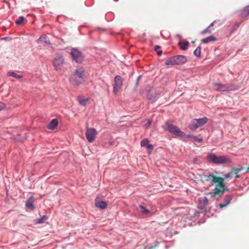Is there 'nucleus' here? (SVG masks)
<instances>
[{
  "instance_id": "1",
  "label": "nucleus",
  "mask_w": 249,
  "mask_h": 249,
  "mask_svg": "<svg viewBox=\"0 0 249 249\" xmlns=\"http://www.w3.org/2000/svg\"><path fill=\"white\" fill-rule=\"evenodd\" d=\"M201 180L202 181H212L216 182L213 192H210L209 195L212 197L216 196H222L225 191H228L229 189L226 187L224 179L221 177H218L213 174L203 175L201 177Z\"/></svg>"
},
{
  "instance_id": "2",
  "label": "nucleus",
  "mask_w": 249,
  "mask_h": 249,
  "mask_svg": "<svg viewBox=\"0 0 249 249\" xmlns=\"http://www.w3.org/2000/svg\"><path fill=\"white\" fill-rule=\"evenodd\" d=\"M84 70L82 67L77 68L71 75L70 79V82L74 85L78 86L84 79Z\"/></svg>"
},
{
  "instance_id": "3",
  "label": "nucleus",
  "mask_w": 249,
  "mask_h": 249,
  "mask_svg": "<svg viewBox=\"0 0 249 249\" xmlns=\"http://www.w3.org/2000/svg\"><path fill=\"white\" fill-rule=\"evenodd\" d=\"M187 61L186 57L184 55H178L168 58L165 62L166 65L173 66L182 65Z\"/></svg>"
},
{
  "instance_id": "4",
  "label": "nucleus",
  "mask_w": 249,
  "mask_h": 249,
  "mask_svg": "<svg viewBox=\"0 0 249 249\" xmlns=\"http://www.w3.org/2000/svg\"><path fill=\"white\" fill-rule=\"evenodd\" d=\"M163 127L165 130H168L174 135L182 138H184L185 136V134L182 132L177 126L169 122H166Z\"/></svg>"
},
{
  "instance_id": "5",
  "label": "nucleus",
  "mask_w": 249,
  "mask_h": 249,
  "mask_svg": "<svg viewBox=\"0 0 249 249\" xmlns=\"http://www.w3.org/2000/svg\"><path fill=\"white\" fill-rule=\"evenodd\" d=\"M208 118L206 117L193 119L189 125V128L193 130H196L206 124L208 122Z\"/></svg>"
},
{
  "instance_id": "6",
  "label": "nucleus",
  "mask_w": 249,
  "mask_h": 249,
  "mask_svg": "<svg viewBox=\"0 0 249 249\" xmlns=\"http://www.w3.org/2000/svg\"><path fill=\"white\" fill-rule=\"evenodd\" d=\"M213 87L215 90L218 92H225L234 89L233 85L231 84H222L220 83H213Z\"/></svg>"
},
{
  "instance_id": "7",
  "label": "nucleus",
  "mask_w": 249,
  "mask_h": 249,
  "mask_svg": "<svg viewBox=\"0 0 249 249\" xmlns=\"http://www.w3.org/2000/svg\"><path fill=\"white\" fill-rule=\"evenodd\" d=\"M64 64V59L61 55L58 54L54 58L53 65L56 71L60 70Z\"/></svg>"
},
{
  "instance_id": "8",
  "label": "nucleus",
  "mask_w": 249,
  "mask_h": 249,
  "mask_svg": "<svg viewBox=\"0 0 249 249\" xmlns=\"http://www.w3.org/2000/svg\"><path fill=\"white\" fill-rule=\"evenodd\" d=\"M97 135V132L93 128H88L86 132V137L88 141L89 142H93Z\"/></svg>"
},
{
  "instance_id": "9",
  "label": "nucleus",
  "mask_w": 249,
  "mask_h": 249,
  "mask_svg": "<svg viewBox=\"0 0 249 249\" xmlns=\"http://www.w3.org/2000/svg\"><path fill=\"white\" fill-rule=\"evenodd\" d=\"M71 55L73 59L77 63H81L84 57L82 53L76 49H72L71 51Z\"/></svg>"
},
{
  "instance_id": "10",
  "label": "nucleus",
  "mask_w": 249,
  "mask_h": 249,
  "mask_svg": "<svg viewBox=\"0 0 249 249\" xmlns=\"http://www.w3.org/2000/svg\"><path fill=\"white\" fill-rule=\"evenodd\" d=\"M122 78L119 75L116 76L114 79V84L113 86V92L115 95L117 94L119 90L122 87Z\"/></svg>"
},
{
  "instance_id": "11",
  "label": "nucleus",
  "mask_w": 249,
  "mask_h": 249,
  "mask_svg": "<svg viewBox=\"0 0 249 249\" xmlns=\"http://www.w3.org/2000/svg\"><path fill=\"white\" fill-rule=\"evenodd\" d=\"M107 203L103 201L100 197H97L95 200V205L96 207L101 209H105L107 206Z\"/></svg>"
},
{
  "instance_id": "12",
  "label": "nucleus",
  "mask_w": 249,
  "mask_h": 249,
  "mask_svg": "<svg viewBox=\"0 0 249 249\" xmlns=\"http://www.w3.org/2000/svg\"><path fill=\"white\" fill-rule=\"evenodd\" d=\"M231 162V160L228 157L221 156H217L216 164H229Z\"/></svg>"
},
{
  "instance_id": "13",
  "label": "nucleus",
  "mask_w": 249,
  "mask_h": 249,
  "mask_svg": "<svg viewBox=\"0 0 249 249\" xmlns=\"http://www.w3.org/2000/svg\"><path fill=\"white\" fill-rule=\"evenodd\" d=\"M233 198V195H226L223 200L224 203H220L219 206L220 208H222L228 206L231 202V200Z\"/></svg>"
},
{
  "instance_id": "14",
  "label": "nucleus",
  "mask_w": 249,
  "mask_h": 249,
  "mask_svg": "<svg viewBox=\"0 0 249 249\" xmlns=\"http://www.w3.org/2000/svg\"><path fill=\"white\" fill-rule=\"evenodd\" d=\"M58 123V122L57 119H53L48 125L47 127L50 130H54L57 126Z\"/></svg>"
},
{
  "instance_id": "15",
  "label": "nucleus",
  "mask_w": 249,
  "mask_h": 249,
  "mask_svg": "<svg viewBox=\"0 0 249 249\" xmlns=\"http://www.w3.org/2000/svg\"><path fill=\"white\" fill-rule=\"evenodd\" d=\"M34 199L33 197H30L29 199L26 202V207L27 208L33 210L35 209V207L33 205Z\"/></svg>"
},
{
  "instance_id": "16",
  "label": "nucleus",
  "mask_w": 249,
  "mask_h": 249,
  "mask_svg": "<svg viewBox=\"0 0 249 249\" xmlns=\"http://www.w3.org/2000/svg\"><path fill=\"white\" fill-rule=\"evenodd\" d=\"M217 156L212 153H209L207 155V160L212 162L216 164Z\"/></svg>"
},
{
  "instance_id": "17",
  "label": "nucleus",
  "mask_w": 249,
  "mask_h": 249,
  "mask_svg": "<svg viewBox=\"0 0 249 249\" xmlns=\"http://www.w3.org/2000/svg\"><path fill=\"white\" fill-rule=\"evenodd\" d=\"M77 100L80 105L82 106H86L89 103L88 98H84L82 97H78L77 98Z\"/></svg>"
},
{
  "instance_id": "18",
  "label": "nucleus",
  "mask_w": 249,
  "mask_h": 249,
  "mask_svg": "<svg viewBox=\"0 0 249 249\" xmlns=\"http://www.w3.org/2000/svg\"><path fill=\"white\" fill-rule=\"evenodd\" d=\"M216 40V38L213 36H211L208 37L201 39V41L204 43H208L210 42L215 41Z\"/></svg>"
},
{
  "instance_id": "19",
  "label": "nucleus",
  "mask_w": 249,
  "mask_h": 249,
  "mask_svg": "<svg viewBox=\"0 0 249 249\" xmlns=\"http://www.w3.org/2000/svg\"><path fill=\"white\" fill-rule=\"evenodd\" d=\"M184 138H187V139H190L192 140V141H194L195 142H201L202 141V139L201 138H199L196 136H193V135H185V136Z\"/></svg>"
},
{
  "instance_id": "20",
  "label": "nucleus",
  "mask_w": 249,
  "mask_h": 249,
  "mask_svg": "<svg viewBox=\"0 0 249 249\" xmlns=\"http://www.w3.org/2000/svg\"><path fill=\"white\" fill-rule=\"evenodd\" d=\"M38 43L41 42H45L47 44H50V41L46 35H42L40 38L37 40Z\"/></svg>"
},
{
  "instance_id": "21",
  "label": "nucleus",
  "mask_w": 249,
  "mask_h": 249,
  "mask_svg": "<svg viewBox=\"0 0 249 249\" xmlns=\"http://www.w3.org/2000/svg\"><path fill=\"white\" fill-rule=\"evenodd\" d=\"M241 15L243 18L246 17L248 15H249V5L245 7L244 8V9L242 11Z\"/></svg>"
},
{
  "instance_id": "22",
  "label": "nucleus",
  "mask_w": 249,
  "mask_h": 249,
  "mask_svg": "<svg viewBox=\"0 0 249 249\" xmlns=\"http://www.w3.org/2000/svg\"><path fill=\"white\" fill-rule=\"evenodd\" d=\"M243 169H244L243 167H241L240 168H232L231 169V171L235 175V178H238L240 177V175H239V172H240L241 171L243 170Z\"/></svg>"
},
{
  "instance_id": "23",
  "label": "nucleus",
  "mask_w": 249,
  "mask_h": 249,
  "mask_svg": "<svg viewBox=\"0 0 249 249\" xmlns=\"http://www.w3.org/2000/svg\"><path fill=\"white\" fill-rule=\"evenodd\" d=\"M8 76H13L17 79H20L22 78L23 76L22 75H18L16 74L15 72L13 71H9L7 73Z\"/></svg>"
},
{
  "instance_id": "24",
  "label": "nucleus",
  "mask_w": 249,
  "mask_h": 249,
  "mask_svg": "<svg viewBox=\"0 0 249 249\" xmlns=\"http://www.w3.org/2000/svg\"><path fill=\"white\" fill-rule=\"evenodd\" d=\"M178 44L180 46L181 50H186L189 45V42L188 41L184 42H179Z\"/></svg>"
},
{
  "instance_id": "25",
  "label": "nucleus",
  "mask_w": 249,
  "mask_h": 249,
  "mask_svg": "<svg viewBox=\"0 0 249 249\" xmlns=\"http://www.w3.org/2000/svg\"><path fill=\"white\" fill-rule=\"evenodd\" d=\"M47 217L46 216L44 215L40 218L37 219L35 220L36 224H42L47 219Z\"/></svg>"
},
{
  "instance_id": "26",
  "label": "nucleus",
  "mask_w": 249,
  "mask_h": 249,
  "mask_svg": "<svg viewBox=\"0 0 249 249\" xmlns=\"http://www.w3.org/2000/svg\"><path fill=\"white\" fill-rule=\"evenodd\" d=\"M194 54L197 57H200L201 54V47H198L196 48L194 52Z\"/></svg>"
},
{
  "instance_id": "27",
  "label": "nucleus",
  "mask_w": 249,
  "mask_h": 249,
  "mask_svg": "<svg viewBox=\"0 0 249 249\" xmlns=\"http://www.w3.org/2000/svg\"><path fill=\"white\" fill-rule=\"evenodd\" d=\"M160 46L159 45L155 46L154 47V50L156 52H157V53L159 56H160L162 53V51L161 50H159L160 49Z\"/></svg>"
},
{
  "instance_id": "28",
  "label": "nucleus",
  "mask_w": 249,
  "mask_h": 249,
  "mask_svg": "<svg viewBox=\"0 0 249 249\" xmlns=\"http://www.w3.org/2000/svg\"><path fill=\"white\" fill-rule=\"evenodd\" d=\"M149 144V141L147 139H144L141 142V145L142 147L146 146Z\"/></svg>"
},
{
  "instance_id": "29",
  "label": "nucleus",
  "mask_w": 249,
  "mask_h": 249,
  "mask_svg": "<svg viewBox=\"0 0 249 249\" xmlns=\"http://www.w3.org/2000/svg\"><path fill=\"white\" fill-rule=\"evenodd\" d=\"M25 20V18L21 16L18 18L16 20V23L18 25H19L23 23Z\"/></svg>"
},
{
  "instance_id": "30",
  "label": "nucleus",
  "mask_w": 249,
  "mask_h": 249,
  "mask_svg": "<svg viewBox=\"0 0 249 249\" xmlns=\"http://www.w3.org/2000/svg\"><path fill=\"white\" fill-rule=\"evenodd\" d=\"M140 208L142 210V212L144 214H147L150 213V211L148 210L142 205L140 206Z\"/></svg>"
},
{
  "instance_id": "31",
  "label": "nucleus",
  "mask_w": 249,
  "mask_h": 249,
  "mask_svg": "<svg viewBox=\"0 0 249 249\" xmlns=\"http://www.w3.org/2000/svg\"><path fill=\"white\" fill-rule=\"evenodd\" d=\"M207 33H211V30H210V28H209V27H208L206 29L204 30L203 31H201V34L202 35H204Z\"/></svg>"
},
{
  "instance_id": "32",
  "label": "nucleus",
  "mask_w": 249,
  "mask_h": 249,
  "mask_svg": "<svg viewBox=\"0 0 249 249\" xmlns=\"http://www.w3.org/2000/svg\"><path fill=\"white\" fill-rule=\"evenodd\" d=\"M147 148L148 149V153L149 154H150L151 151L153 150V146H152V144H147Z\"/></svg>"
},
{
  "instance_id": "33",
  "label": "nucleus",
  "mask_w": 249,
  "mask_h": 249,
  "mask_svg": "<svg viewBox=\"0 0 249 249\" xmlns=\"http://www.w3.org/2000/svg\"><path fill=\"white\" fill-rule=\"evenodd\" d=\"M146 121H147V123L144 125V126L149 127L151 124L152 121H151L150 119H146Z\"/></svg>"
},
{
  "instance_id": "34",
  "label": "nucleus",
  "mask_w": 249,
  "mask_h": 249,
  "mask_svg": "<svg viewBox=\"0 0 249 249\" xmlns=\"http://www.w3.org/2000/svg\"><path fill=\"white\" fill-rule=\"evenodd\" d=\"M232 176V173H229L228 174H225V178H231Z\"/></svg>"
},
{
  "instance_id": "35",
  "label": "nucleus",
  "mask_w": 249,
  "mask_h": 249,
  "mask_svg": "<svg viewBox=\"0 0 249 249\" xmlns=\"http://www.w3.org/2000/svg\"><path fill=\"white\" fill-rule=\"evenodd\" d=\"M5 107V105L3 103H0V111L2 110Z\"/></svg>"
},
{
  "instance_id": "36",
  "label": "nucleus",
  "mask_w": 249,
  "mask_h": 249,
  "mask_svg": "<svg viewBox=\"0 0 249 249\" xmlns=\"http://www.w3.org/2000/svg\"><path fill=\"white\" fill-rule=\"evenodd\" d=\"M203 204L204 206H206L208 204V200L206 197H205L203 200Z\"/></svg>"
},
{
  "instance_id": "37",
  "label": "nucleus",
  "mask_w": 249,
  "mask_h": 249,
  "mask_svg": "<svg viewBox=\"0 0 249 249\" xmlns=\"http://www.w3.org/2000/svg\"><path fill=\"white\" fill-rule=\"evenodd\" d=\"M159 245V244L158 243H157L156 245H155L154 246H151L150 247V248H149L148 249H155V248L158 247Z\"/></svg>"
},
{
  "instance_id": "38",
  "label": "nucleus",
  "mask_w": 249,
  "mask_h": 249,
  "mask_svg": "<svg viewBox=\"0 0 249 249\" xmlns=\"http://www.w3.org/2000/svg\"><path fill=\"white\" fill-rule=\"evenodd\" d=\"M214 22L212 23L209 26V28L213 26Z\"/></svg>"
},
{
  "instance_id": "39",
  "label": "nucleus",
  "mask_w": 249,
  "mask_h": 249,
  "mask_svg": "<svg viewBox=\"0 0 249 249\" xmlns=\"http://www.w3.org/2000/svg\"><path fill=\"white\" fill-rule=\"evenodd\" d=\"M141 78V76H139L138 77V79H137V84L138 83L139 80H140Z\"/></svg>"
},
{
  "instance_id": "40",
  "label": "nucleus",
  "mask_w": 249,
  "mask_h": 249,
  "mask_svg": "<svg viewBox=\"0 0 249 249\" xmlns=\"http://www.w3.org/2000/svg\"><path fill=\"white\" fill-rule=\"evenodd\" d=\"M247 171L248 172H249V167H248V168H247Z\"/></svg>"
}]
</instances>
